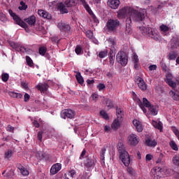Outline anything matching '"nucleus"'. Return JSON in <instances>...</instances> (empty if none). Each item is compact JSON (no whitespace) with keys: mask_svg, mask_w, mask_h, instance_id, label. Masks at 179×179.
I'll return each instance as SVG.
<instances>
[{"mask_svg":"<svg viewBox=\"0 0 179 179\" xmlns=\"http://www.w3.org/2000/svg\"><path fill=\"white\" fill-rule=\"evenodd\" d=\"M173 79V75L171 73L166 74V78H165V82H168L170 80H172Z\"/></svg>","mask_w":179,"mask_h":179,"instance_id":"57","label":"nucleus"},{"mask_svg":"<svg viewBox=\"0 0 179 179\" xmlns=\"http://www.w3.org/2000/svg\"><path fill=\"white\" fill-rule=\"evenodd\" d=\"M1 80L3 82L6 83L9 80V73H3L1 75Z\"/></svg>","mask_w":179,"mask_h":179,"instance_id":"43","label":"nucleus"},{"mask_svg":"<svg viewBox=\"0 0 179 179\" xmlns=\"http://www.w3.org/2000/svg\"><path fill=\"white\" fill-rule=\"evenodd\" d=\"M9 44L10 47L16 51L21 52H27L28 51V50L24 46L22 45L20 43H16L13 41H10Z\"/></svg>","mask_w":179,"mask_h":179,"instance_id":"9","label":"nucleus"},{"mask_svg":"<svg viewBox=\"0 0 179 179\" xmlns=\"http://www.w3.org/2000/svg\"><path fill=\"white\" fill-rule=\"evenodd\" d=\"M120 0H108V5L113 9H117L120 7Z\"/></svg>","mask_w":179,"mask_h":179,"instance_id":"17","label":"nucleus"},{"mask_svg":"<svg viewBox=\"0 0 179 179\" xmlns=\"http://www.w3.org/2000/svg\"><path fill=\"white\" fill-rule=\"evenodd\" d=\"M75 52L77 55H80L82 52V48L80 45H77L75 48Z\"/></svg>","mask_w":179,"mask_h":179,"instance_id":"53","label":"nucleus"},{"mask_svg":"<svg viewBox=\"0 0 179 179\" xmlns=\"http://www.w3.org/2000/svg\"><path fill=\"white\" fill-rule=\"evenodd\" d=\"M59 29L62 31H66L67 33H69L71 31V27L69 24L64 23V22H59L57 25Z\"/></svg>","mask_w":179,"mask_h":179,"instance_id":"14","label":"nucleus"},{"mask_svg":"<svg viewBox=\"0 0 179 179\" xmlns=\"http://www.w3.org/2000/svg\"><path fill=\"white\" fill-rule=\"evenodd\" d=\"M116 61L122 66H126L128 62V57L125 52L120 51L116 55Z\"/></svg>","mask_w":179,"mask_h":179,"instance_id":"3","label":"nucleus"},{"mask_svg":"<svg viewBox=\"0 0 179 179\" xmlns=\"http://www.w3.org/2000/svg\"><path fill=\"white\" fill-rule=\"evenodd\" d=\"M147 15V12L145 9L139 11L133 10L131 12V17L136 22L143 21Z\"/></svg>","mask_w":179,"mask_h":179,"instance_id":"2","label":"nucleus"},{"mask_svg":"<svg viewBox=\"0 0 179 179\" xmlns=\"http://www.w3.org/2000/svg\"><path fill=\"white\" fill-rule=\"evenodd\" d=\"M145 143L147 146H149L150 148H155L157 145V142L155 139L151 140L150 138L146 139Z\"/></svg>","mask_w":179,"mask_h":179,"instance_id":"24","label":"nucleus"},{"mask_svg":"<svg viewBox=\"0 0 179 179\" xmlns=\"http://www.w3.org/2000/svg\"><path fill=\"white\" fill-rule=\"evenodd\" d=\"M131 95H132V99H134V101L138 106H141V105H142V102H141V101L139 99V98H138L136 94H135V92H132Z\"/></svg>","mask_w":179,"mask_h":179,"instance_id":"35","label":"nucleus"},{"mask_svg":"<svg viewBox=\"0 0 179 179\" xmlns=\"http://www.w3.org/2000/svg\"><path fill=\"white\" fill-rule=\"evenodd\" d=\"M77 4V0H67L64 1V5L66 7L71 8L72 6H75Z\"/></svg>","mask_w":179,"mask_h":179,"instance_id":"28","label":"nucleus"},{"mask_svg":"<svg viewBox=\"0 0 179 179\" xmlns=\"http://www.w3.org/2000/svg\"><path fill=\"white\" fill-rule=\"evenodd\" d=\"M105 102H106V106H107L109 109H110V108H112L113 107H114V104L113 103L112 100L108 99H105Z\"/></svg>","mask_w":179,"mask_h":179,"instance_id":"45","label":"nucleus"},{"mask_svg":"<svg viewBox=\"0 0 179 179\" xmlns=\"http://www.w3.org/2000/svg\"><path fill=\"white\" fill-rule=\"evenodd\" d=\"M36 89L41 92V94H46L49 85L48 83H39L36 85Z\"/></svg>","mask_w":179,"mask_h":179,"instance_id":"13","label":"nucleus"},{"mask_svg":"<svg viewBox=\"0 0 179 179\" xmlns=\"http://www.w3.org/2000/svg\"><path fill=\"white\" fill-rule=\"evenodd\" d=\"M0 20H1V21L5 22H6L8 20V18H6V15L1 14V17H0Z\"/></svg>","mask_w":179,"mask_h":179,"instance_id":"60","label":"nucleus"},{"mask_svg":"<svg viewBox=\"0 0 179 179\" xmlns=\"http://www.w3.org/2000/svg\"><path fill=\"white\" fill-rule=\"evenodd\" d=\"M141 33L144 36H148V37H151L155 41H158L159 40V35L157 33V31L155 29H152L150 27H140Z\"/></svg>","mask_w":179,"mask_h":179,"instance_id":"1","label":"nucleus"},{"mask_svg":"<svg viewBox=\"0 0 179 179\" xmlns=\"http://www.w3.org/2000/svg\"><path fill=\"white\" fill-rule=\"evenodd\" d=\"M164 155L161 152L159 155V157H157V160L156 162L157 164H161L163 159H164Z\"/></svg>","mask_w":179,"mask_h":179,"instance_id":"51","label":"nucleus"},{"mask_svg":"<svg viewBox=\"0 0 179 179\" xmlns=\"http://www.w3.org/2000/svg\"><path fill=\"white\" fill-rule=\"evenodd\" d=\"M179 48V36L171 39V49L176 50Z\"/></svg>","mask_w":179,"mask_h":179,"instance_id":"16","label":"nucleus"},{"mask_svg":"<svg viewBox=\"0 0 179 179\" xmlns=\"http://www.w3.org/2000/svg\"><path fill=\"white\" fill-rule=\"evenodd\" d=\"M57 9L59 10V11H60V13L62 14L69 13L68 9L66 8V6L65 5V3L64 4L62 2H60L57 4Z\"/></svg>","mask_w":179,"mask_h":179,"instance_id":"18","label":"nucleus"},{"mask_svg":"<svg viewBox=\"0 0 179 179\" xmlns=\"http://www.w3.org/2000/svg\"><path fill=\"white\" fill-rule=\"evenodd\" d=\"M127 15V9L125 8H122L117 12V17L122 19Z\"/></svg>","mask_w":179,"mask_h":179,"instance_id":"27","label":"nucleus"},{"mask_svg":"<svg viewBox=\"0 0 179 179\" xmlns=\"http://www.w3.org/2000/svg\"><path fill=\"white\" fill-rule=\"evenodd\" d=\"M156 176L157 179L162 177V169L158 168L155 170V178H156Z\"/></svg>","mask_w":179,"mask_h":179,"instance_id":"47","label":"nucleus"},{"mask_svg":"<svg viewBox=\"0 0 179 179\" xmlns=\"http://www.w3.org/2000/svg\"><path fill=\"white\" fill-rule=\"evenodd\" d=\"M36 157L37 158V159L38 161H41L43 160V159L45 158L46 157V154L41 152V151H38L36 153Z\"/></svg>","mask_w":179,"mask_h":179,"instance_id":"31","label":"nucleus"},{"mask_svg":"<svg viewBox=\"0 0 179 179\" xmlns=\"http://www.w3.org/2000/svg\"><path fill=\"white\" fill-rule=\"evenodd\" d=\"M169 95L172 96V99L175 101H179V91H169Z\"/></svg>","mask_w":179,"mask_h":179,"instance_id":"22","label":"nucleus"},{"mask_svg":"<svg viewBox=\"0 0 179 179\" xmlns=\"http://www.w3.org/2000/svg\"><path fill=\"white\" fill-rule=\"evenodd\" d=\"M132 59L134 63L139 62L138 55L136 54L134 55Z\"/></svg>","mask_w":179,"mask_h":179,"instance_id":"62","label":"nucleus"},{"mask_svg":"<svg viewBox=\"0 0 179 179\" xmlns=\"http://www.w3.org/2000/svg\"><path fill=\"white\" fill-rule=\"evenodd\" d=\"M106 151H107V148L104 146L101 149V151L99 152L100 159L101 161L103 162V164H105V161H106L105 155L106 153Z\"/></svg>","mask_w":179,"mask_h":179,"instance_id":"21","label":"nucleus"},{"mask_svg":"<svg viewBox=\"0 0 179 179\" xmlns=\"http://www.w3.org/2000/svg\"><path fill=\"white\" fill-rule=\"evenodd\" d=\"M97 89H98L99 91H101V90L106 89V85L103 84V83H99V84L97 85Z\"/></svg>","mask_w":179,"mask_h":179,"instance_id":"56","label":"nucleus"},{"mask_svg":"<svg viewBox=\"0 0 179 179\" xmlns=\"http://www.w3.org/2000/svg\"><path fill=\"white\" fill-rule=\"evenodd\" d=\"M38 14L39 16L43 17L44 14H45V10H39L38 11Z\"/></svg>","mask_w":179,"mask_h":179,"instance_id":"64","label":"nucleus"},{"mask_svg":"<svg viewBox=\"0 0 179 179\" xmlns=\"http://www.w3.org/2000/svg\"><path fill=\"white\" fill-rule=\"evenodd\" d=\"M100 115L105 120L109 119L108 113L103 110L100 111Z\"/></svg>","mask_w":179,"mask_h":179,"instance_id":"52","label":"nucleus"},{"mask_svg":"<svg viewBox=\"0 0 179 179\" xmlns=\"http://www.w3.org/2000/svg\"><path fill=\"white\" fill-rule=\"evenodd\" d=\"M76 78L79 84L82 85L84 83V79H83V76H81L80 72H78L76 73Z\"/></svg>","mask_w":179,"mask_h":179,"instance_id":"32","label":"nucleus"},{"mask_svg":"<svg viewBox=\"0 0 179 179\" xmlns=\"http://www.w3.org/2000/svg\"><path fill=\"white\" fill-rule=\"evenodd\" d=\"M128 142L131 146H136L139 142V138L134 134L128 136Z\"/></svg>","mask_w":179,"mask_h":179,"instance_id":"10","label":"nucleus"},{"mask_svg":"<svg viewBox=\"0 0 179 179\" xmlns=\"http://www.w3.org/2000/svg\"><path fill=\"white\" fill-rule=\"evenodd\" d=\"M62 165L60 163L55 164L52 166L50 169V173L51 175H55L57 173L59 172V171L62 169Z\"/></svg>","mask_w":179,"mask_h":179,"instance_id":"12","label":"nucleus"},{"mask_svg":"<svg viewBox=\"0 0 179 179\" xmlns=\"http://www.w3.org/2000/svg\"><path fill=\"white\" fill-rule=\"evenodd\" d=\"M119 159L122 161L126 167H128L130 164V157L127 151H122L119 152Z\"/></svg>","mask_w":179,"mask_h":179,"instance_id":"6","label":"nucleus"},{"mask_svg":"<svg viewBox=\"0 0 179 179\" xmlns=\"http://www.w3.org/2000/svg\"><path fill=\"white\" fill-rule=\"evenodd\" d=\"M76 115V112L71 109L63 110V111L60 113V117L63 119H73L75 118Z\"/></svg>","mask_w":179,"mask_h":179,"instance_id":"8","label":"nucleus"},{"mask_svg":"<svg viewBox=\"0 0 179 179\" xmlns=\"http://www.w3.org/2000/svg\"><path fill=\"white\" fill-rule=\"evenodd\" d=\"M43 134V131H38V135H37V137L41 142L42 141Z\"/></svg>","mask_w":179,"mask_h":179,"instance_id":"61","label":"nucleus"},{"mask_svg":"<svg viewBox=\"0 0 179 179\" xmlns=\"http://www.w3.org/2000/svg\"><path fill=\"white\" fill-rule=\"evenodd\" d=\"M26 61H27V65L33 68L34 67V62L31 59V58L29 56H27L26 57Z\"/></svg>","mask_w":179,"mask_h":179,"instance_id":"42","label":"nucleus"},{"mask_svg":"<svg viewBox=\"0 0 179 179\" xmlns=\"http://www.w3.org/2000/svg\"><path fill=\"white\" fill-rule=\"evenodd\" d=\"M157 66L156 64H152V65H150V66H149V69H150V71H156V70H157Z\"/></svg>","mask_w":179,"mask_h":179,"instance_id":"63","label":"nucleus"},{"mask_svg":"<svg viewBox=\"0 0 179 179\" xmlns=\"http://www.w3.org/2000/svg\"><path fill=\"white\" fill-rule=\"evenodd\" d=\"M116 115L117 117V119L122 120L123 112H122V110L121 108H117L116 109Z\"/></svg>","mask_w":179,"mask_h":179,"instance_id":"40","label":"nucleus"},{"mask_svg":"<svg viewBox=\"0 0 179 179\" xmlns=\"http://www.w3.org/2000/svg\"><path fill=\"white\" fill-rule=\"evenodd\" d=\"M172 162L173 163V165L179 166V155H176L173 156V158H172Z\"/></svg>","mask_w":179,"mask_h":179,"instance_id":"39","label":"nucleus"},{"mask_svg":"<svg viewBox=\"0 0 179 179\" xmlns=\"http://www.w3.org/2000/svg\"><path fill=\"white\" fill-rule=\"evenodd\" d=\"M110 43L111 46L109 52V61L110 65L113 66H114V61L115 60V42L114 41V39H110Z\"/></svg>","mask_w":179,"mask_h":179,"instance_id":"5","label":"nucleus"},{"mask_svg":"<svg viewBox=\"0 0 179 179\" xmlns=\"http://www.w3.org/2000/svg\"><path fill=\"white\" fill-rule=\"evenodd\" d=\"M43 18L50 20L52 18V15L45 10Z\"/></svg>","mask_w":179,"mask_h":179,"instance_id":"58","label":"nucleus"},{"mask_svg":"<svg viewBox=\"0 0 179 179\" xmlns=\"http://www.w3.org/2000/svg\"><path fill=\"white\" fill-rule=\"evenodd\" d=\"M89 14L91 15V17L92 18L94 22H95L96 24H99V20L97 18V17L94 15V13H93V11H91L89 13Z\"/></svg>","mask_w":179,"mask_h":179,"instance_id":"46","label":"nucleus"},{"mask_svg":"<svg viewBox=\"0 0 179 179\" xmlns=\"http://www.w3.org/2000/svg\"><path fill=\"white\" fill-rule=\"evenodd\" d=\"M13 155V151H12L11 150H8V151H6L5 152L4 158L6 159H9L12 158Z\"/></svg>","mask_w":179,"mask_h":179,"instance_id":"38","label":"nucleus"},{"mask_svg":"<svg viewBox=\"0 0 179 179\" xmlns=\"http://www.w3.org/2000/svg\"><path fill=\"white\" fill-rule=\"evenodd\" d=\"M152 125L156 128V129H158L159 130H160V131H162V128H163V126H162V123L161 122H157L156 121H152Z\"/></svg>","mask_w":179,"mask_h":179,"instance_id":"33","label":"nucleus"},{"mask_svg":"<svg viewBox=\"0 0 179 179\" xmlns=\"http://www.w3.org/2000/svg\"><path fill=\"white\" fill-rule=\"evenodd\" d=\"M17 169L20 171L21 173L24 176H29V171L27 169H26L21 164L17 165Z\"/></svg>","mask_w":179,"mask_h":179,"instance_id":"26","label":"nucleus"},{"mask_svg":"<svg viewBox=\"0 0 179 179\" xmlns=\"http://www.w3.org/2000/svg\"><path fill=\"white\" fill-rule=\"evenodd\" d=\"M94 165V160L90 157H86L84 161V166L90 169V168L93 167Z\"/></svg>","mask_w":179,"mask_h":179,"instance_id":"15","label":"nucleus"},{"mask_svg":"<svg viewBox=\"0 0 179 179\" xmlns=\"http://www.w3.org/2000/svg\"><path fill=\"white\" fill-rule=\"evenodd\" d=\"M159 29L162 31H163L164 33H166L167 31H169L170 29H169V27L168 26H166L165 24H162V25L160 26Z\"/></svg>","mask_w":179,"mask_h":179,"instance_id":"48","label":"nucleus"},{"mask_svg":"<svg viewBox=\"0 0 179 179\" xmlns=\"http://www.w3.org/2000/svg\"><path fill=\"white\" fill-rule=\"evenodd\" d=\"M108 50H105L99 52V57L100 59H104L106 57H108Z\"/></svg>","mask_w":179,"mask_h":179,"instance_id":"37","label":"nucleus"},{"mask_svg":"<svg viewBox=\"0 0 179 179\" xmlns=\"http://www.w3.org/2000/svg\"><path fill=\"white\" fill-rule=\"evenodd\" d=\"M135 83L138 84V87L141 90L145 91L147 90V85L145 84L144 80L142 78L136 76L135 78Z\"/></svg>","mask_w":179,"mask_h":179,"instance_id":"11","label":"nucleus"},{"mask_svg":"<svg viewBox=\"0 0 179 179\" xmlns=\"http://www.w3.org/2000/svg\"><path fill=\"white\" fill-rule=\"evenodd\" d=\"M117 150L119 153L126 151L124 145L122 142H119L117 143Z\"/></svg>","mask_w":179,"mask_h":179,"instance_id":"36","label":"nucleus"},{"mask_svg":"<svg viewBox=\"0 0 179 179\" xmlns=\"http://www.w3.org/2000/svg\"><path fill=\"white\" fill-rule=\"evenodd\" d=\"M86 37H87V38H90V39L94 38L93 31H92L91 30H87L86 31Z\"/></svg>","mask_w":179,"mask_h":179,"instance_id":"50","label":"nucleus"},{"mask_svg":"<svg viewBox=\"0 0 179 179\" xmlns=\"http://www.w3.org/2000/svg\"><path fill=\"white\" fill-rule=\"evenodd\" d=\"M133 124L135 126L138 132H141L143 131V126L139 121L134 120L133 121Z\"/></svg>","mask_w":179,"mask_h":179,"instance_id":"25","label":"nucleus"},{"mask_svg":"<svg viewBox=\"0 0 179 179\" xmlns=\"http://www.w3.org/2000/svg\"><path fill=\"white\" fill-rule=\"evenodd\" d=\"M24 22H26L31 26H34V24L36 23V17L34 15H32L28 18H25Z\"/></svg>","mask_w":179,"mask_h":179,"instance_id":"23","label":"nucleus"},{"mask_svg":"<svg viewBox=\"0 0 179 179\" xmlns=\"http://www.w3.org/2000/svg\"><path fill=\"white\" fill-rule=\"evenodd\" d=\"M8 13L10 15L13 17V19L15 20V22L22 27L27 29L28 27L27 24L23 22L17 15L16 13H13L12 10H9Z\"/></svg>","mask_w":179,"mask_h":179,"instance_id":"7","label":"nucleus"},{"mask_svg":"<svg viewBox=\"0 0 179 179\" xmlns=\"http://www.w3.org/2000/svg\"><path fill=\"white\" fill-rule=\"evenodd\" d=\"M169 146H171V148H172V150H175V152H178L179 148L177 145L176 143L174 141H171L169 142Z\"/></svg>","mask_w":179,"mask_h":179,"instance_id":"34","label":"nucleus"},{"mask_svg":"<svg viewBox=\"0 0 179 179\" xmlns=\"http://www.w3.org/2000/svg\"><path fill=\"white\" fill-rule=\"evenodd\" d=\"M149 111L152 115H157L158 113V107L157 106L152 105L149 108Z\"/></svg>","mask_w":179,"mask_h":179,"instance_id":"29","label":"nucleus"},{"mask_svg":"<svg viewBox=\"0 0 179 179\" xmlns=\"http://www.w3.org/2000/svg\"><path fill=\"white\" fill-rule=\"evenodd\" d=\"M83 6L88 13H92V10L85 0H79Z\"/></svg>","mask_w":179,"mask_h":179,"instance_id":"30","label":"nucleus"},{"mask_svg":"<svg viewBox=\"0 0 179 179\" xmlns=\"http://www.w3.org/2000/svg\"><path fill=\"white\" fill-rule=\"evenodd\" d=\"M166 84H168V85H169V87H172V88H176V87L177 86V84L176 82H174L173 80H168L166 82Z\"/></svg>","mask_w":179,"mask_h":179,"instance_id":"49","label":"nucleus"},{"mask_svg":"<svg viewBox=\"0 0 179 179\" xmlns=\"http://www.w3.org/2000/svg\"><path fill=\"white\" fill-rule=\"evenodd\" d=\"M143 106L146 108H150L152 105L151 103L148 101L147 98H143Z\"/></svg>","mask_w":179,"mask_h":179,"instance_id":"44","label":"nucleus"},{"mask_svg":"<svg viewBox=\"0 0 179 179\" xmlns=\"http://www.w3.org/2000/svg\"><path fill=\"white\" fill-rule=\"evenodd\" d=\"M122 120L117 118L115 120L111 125L113 129L117 130L121 126V122Z\"/></svg>","mask_w":179,"mask_h":179,"instance_id":"19","label":"nucleus"},{"mask_svg":"<svg viewBox=\"0 0 179 179\" xmlns=\"http://www.w3.org/2000/svg\"><path fill=\"white\" fill-rule=\"evenodd\" d=\"M21 7H19L20 10H26L27 8V6L23 1L20 2Z\"/></svg>","mask_w":179,"mask_h":179,"instance_id":"59","label":"nucleus"},{"mask_svg":"<svg viewBox=\"0 0 179 179\" xmlns=\"http://www.w3.org/2000/svg\"><path fill=\"white\" fill-rule=\"evenodd\" d=\"M47 52V48L45 46H41L39 48V54L41 56H45V55L46 54Z\"/></svg>","mask_w":179,"mask_h":179,"instance_id":"41","label":"nucleus"},{"mask_svg":"<svg viewBox=\"0 0 179 179\" xmlns=\"http://www.w3.org/2000/svg\"><path fill=\"white\" fill-rule=\"evenodd\" d=\"M178 56V51H176V50H172L169 53H168V59L171 61L176 60Z\"/></svg>","mask_w":179,"mask_h":179,"instance_id":"20","label":"nucleus"},{"mask_svg":"<svg viewBox=\"0 0 179 179\" xmlns=\"http://www.w3.org/2000/svg\"><path fill=\"white\" fill-rule=\"evenodd\" d=\"M120 27V21L118 20L110 19L106 23V29L108 31H115Z\"/></svg>","mask_w":179,"mask_h":179,"instance_id":"4","label":"nucleus"},{"mask_svg":"<svg viewBox=\"0 0 179 179\" xmlns=\"http://www.w3.org/2000/svg\"><path fill=\"white\" fill-rule=\"evenodd\" d=\"M160 65H161V67H162V70H163L164 71L166 72L167 70H168V67H167L166 63L162 62L161 64H160Z\"/></svg>","mask_w":179,"mask_h":179,"instance_id":"55","label":"nucleus"},{"mask_svg":"<svg viewBox=\"0 0 179 179\" xmlns=\"http://www.w3.org/2000/svg\"><path fill=\"white\" fill-rule=\"evenodd\" d=\"M15 176V170L10 169L8 172L6 173V177L12 178Z\"/></svg>","mask_w":179,"mask_h":179,"instance_id":"54","label":"nucleus"}]
</instances>
